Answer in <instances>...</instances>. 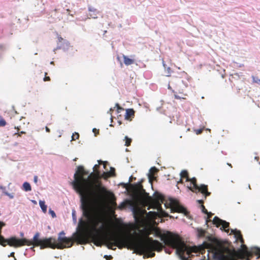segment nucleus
I'll list each match as a JSON object with an SVG mask.
<instances>
[{
    "mask_svg": "<svg viewBox=\"0 0 260 260\" xmlns=\"http://www.w3.org/2000/svg\"><path fill=\"white\" fill-rule=\"evenodd\" d=\"M82 202L83 214L88 222L81 221L79 231L74 234V240L78 244H86L91 241L96 246H101L105 243L108 249L115 250L113 246L119 249L127 248L134 250L137 254H145L147 257H154V251H161L164 247L158 241L149 237V233L143 240L136 232L133 234L114 233L103 237V234L110 230V222L106 221L105 217L94 207H91L87 200Z\"/></svg>",
    "mask_w": 260,
    "mask_h": 260,
    "instance_id": "f257e3e1",
    "label": "nucleus"
},
{
    "mask_svg": "<svg viewBox=\"0 0 260 260\" xmlns=\"http://www.w3.org/2000/svg\"><path fill=\"white\" fill-rule=\"evenodd\" d=\"M99 167V165H94L93 170L95 173H91L87 178H85L84 176L87 175L88 172L81 166L77 167L74 174V180L72 183L74 189L80 196L82 209V202L85 200L88 201L91 207H94L90 198L91 194L95 196L96 202L103 201L105 198L112 201H115L114 194L107 190L99 180L100 172L96 171Z\"/></svg>",
    "mask_w": 260,
    "mask_h": 260,
    "instance_id": "f03ea898",
    "label": "nucleus"
},
{
    "mask_svg": "<svg viewBox=\"0 0 260 260\" xmlns=\"http://www.w3.org/2000/svg\"><path fill=\"white\" fill-rule=\"evenodd\" d=\"M65 233L63 231L59 233L57 240L53 237L48 238H44L41 239L40 237V233H36L34 235L32 240H29L25 238L21 239V240H25V242H22L23 244L21 246L27 245H33L31 248L33 249L34 247L40 246L41 249L46 248H51L52 249H62L65 248H69L72 246L73 244V239L72 238H67L64 236Z\"/></svg>",
    "mask_w": 260,
    "mask_h": 260,
    "instance_id": "7ed1b4c3",
    "label": "nucleus"
},
{
    "mask_svg": "<svg viewBox=\"0 0 260 260\" xmlns=\"http://www.w3.org/2000/svg\"><path fill=\"white\" fill-rule=\"evenodd\" d=\"M129 191L132 193L134 199L138 201H142L149 204L148 210L150 208H153L157 209L161 213L164 212L161 208V203L163 202L164 199L161 194L155 192L154 198H152L143 189L141 182L135 184H129Z\"/></svg>",
    "mask_w": 260,
    "mask_h": 260,
    "instance_id": "20e7f679",
    "label": "nucleus"
},
{
    "mask_svg": "<svg viewBox=\"0 0 260 260\" xmlns=\"http://www.w3.org/2000/svg\"><path fill=\"white\" fill-rule=\"evenodd\" d=\"M160 237L161 240L163 241L165 245L176 249L177 252L181 256L185 252L188 255H189L192 252L196 253L198 251V248L197 247L187 246L182 241L179 235L173 234L171 232L161 234Z\"/></svg>",
    "mask_w": 260,
    "mask_h": 260,
    "instance_id": "39448f33",
    "label": "nucleus"
},
{
    "mask_svg": "<svg viewBox=\"0 0 260 260\" xmlns=\"http://www.w3.org/2000/svg\"><path fill=\"white\" fill-rule=\"evenodd\" d=\"M241 247L242 248L236 251L234 255L224 254V250L222 248H214L215 257L218 260H237L236 258L244 259L246 257L247 260H249V258L252 257V253L248 250L245 245L242 244Z\"/></svg>",
    "mask_w": 260,
    "mask_h": 260,
    "instance_id": "423d86ee",
    "label": "nucleus"
},
{
    "mask_svg": "<svg viewBox=\"0 0 260 260\" xmlns=\"http://www.w3.org/2000/svg\"><path fill=\"white\" fill-rule=\"evenodd\" d=\"M5 225V223L2 221H0V244L3 246L8 245L11 247H18L23 244L22 242H25V240H21V239L17 238L15 237H11V238L6 239L1 235L2 228Z\"/></svg>",
    "mask_w": 260,
    "mask_h": 260,
    "instance_id": "0eeeda50",
    "label": "nucleus"
},
{
    "mask_svg": "<svg viewBox=\"0 0 260 260\" xmlns=\"http://www.w3.org/2000/svg\"><path fill=\"white\" fill-rule=\"evenodd\" d=\"M189 181H190L191 185L188 188L192 192L195 193L201 192L202 194H204L205 198L210 195L211 193L208 191V186L205 184H202L200 186H198L196 178L193 177L189 179Z\"/></svg>",
    "mask_w": 260,
    "mask_h": 260,
    "instance_id": "6e6552de",
    "label": "nucleus"
},
{
    "mask_svg": "<svg viewBox=\"0 0 260 260\" xmlns=\"http://www.w3.org/2000/svg\"><path fill=\"white\" fill-rule=\"evenodd\" d=\"M212 222L217 228H219L220 226H221L220 228L221 230H224L227 233L229 232L230 230L228 228H229L230 223L228 222L220 219L217 216H215L214 217Z\"/></svg>",
    "mask_w": 260,
    "mask_h": 260,
    "instance_id": "1a4fd4ad",
    "label": "nucleus"
},
{
    "mask_svg": "<svg viewBox=\"0 0 260 260\" xmlns=\"http://www.w3.org/2000/svg\"><path fill=\"white\" fill-rule=\"evenodd\" d=\"M170 206L171 212L181 213L185 215L188 213L186 209L184 207L180 205L176 201H171Z\"/></svg>",
    "mask_w": 260,
    "mask_h": 260,
    "instance_id": "9d476101",
    "label": "nucleus"
},
{
    "mask_svg": "<svg viewBox=\"0 0 260 260\" xmlns=\"http://www.w3.org/2000/svg\"><path fill=\"white\" fill-rule=\"evenodd\" d=\"M207 239L209 242H204L203 243V245L206 248H211L213 246V244L219 245H220L219 241L215 237H212V236H209L207 237Z\"/></svg>",
    "mask_w": 260,
    "mask_h": 260,
    "instance_id": "9b49d317",
    "label": "nucleus"
},
{
    "mask_svg": "<svg viewBox=\"0 0 260 260\" xmlns=\"http://www.w3.org/2000/svg\"><path fill=\"white\" fill-rule=\"evenodd\" d=\"M135 111L133 109H126V113L124 115L125 119L129 121H132V118L135 116Z\"/></svg>",
    "mask_w": 260,
    "mask_h": 260,
    "instance_id": "f8f14e48",
    "label": "nucleus"
},
{
    "mask_svg": "<svg viewBox=\"0 0 260 260\" xmlns=\"http://www.w3.org/2000/svg\"><path fill=\"white\" fill-rule=\"evenodd\" d=\"M231 232L234 234L235 238L237 240H239L240 242L243 244L244 243V239L242 237V235L240 231L235 230H231Z\"/></svg>",
    "mask_w": 260,
    "mask_h": 260,
    "instance_id": "ddd939ff",
    "label": "nucleus"
},
{
    "mask_svg": "<svg viewBox=\"0 0 260 260\" xmlns=\"http://www.w3.org/2000/svg\"><path fill=\"white\" fill-rule=\"evenodd\" d=\"M159 213L164 216L168 217L169 215L168 214H165L164 215L163 214L165 213L164 212L162 213L159 212ZM147 216L151 218L155 219L158 215V212H153V211H150L147 213Z\"/></svg>",
    "mask_w": 260,
    "mask_h": 260,
    "instance_id": "4468645a",
    "label": "nucleus"
},
{
    "mask_svg": "<svg viewBox=\"0 0 260 260\" xmlns=\"http://www.w3.org/2000/svg\"><path fill=\"white\" fill-rule=\"evenodd\" d=\"M122 57H123V58L124 63L126 66L131 65V64H134L135 63V60L133 59L129 58L127 56H126L125 55H123Z\"/></svg>",
    "mask_w": 260,
    "mask_h": 260,
    "instance_id": "2eb2a0df",
    "label": "nucleus"
},
{
    "mask_svg": "<svg viewBox=\"0 0 260 260\" xmlns=\"http://www.w3.org/2000/svg\"><path fill=\"white\" fill-rule=\"evenodd\" d=\"M15 129H17V132L14 134V136H17V137H21L22 134H25V132L21 131L20 130L22 129V126L21 124L18 125H15Z\"/></svg>",
    "mask_w": 260,
    "mask_h": 260,
    "instance_id": "dca6fc26",
    "label": "nucleus"
},
{
    "mask_svg": "<svg viewBox=\"0 0 260 260\" xmlns=\"http://www.w3.org/2000/svg\"><path fill=\"white\" fill-rule=\"evenodd\" d=\"M57 39H58V45L59 48H61L62 47V44H61V43L66 44H68L69 43V42L67 40L63 39L59 35L57 36Z\"/></svg>",
    "mask_w": 260,
    "mask_h": 260,
    "instance_id": "f3484780",
    "label": "nucleus"
},
{
    "mask_svg": "<svg viewBox=\"0 0 260 260\" xmlns=\"http://www.w3.org/2000/svg\"><path fill=\"white\" fill-rule=\"evenodd\" d=\"M252 254L258 255V258L260 257V248L257 247H253L251 249L250 251H249Z\"/></svg>",
    "mask_w": 260,
    "mask_h": 260,
    "instance_id": "a211bd4d",
    "label": "nucleus"
},
{
    "mask_svg": "<svg viewBox=\"0 0 260 260\" xmlns=\"http://www.w3.org/2000/svg\"><path fill=\"white\" fill-rule=\"evenodd\" d=\"M180 176L181 179L185 178L186 179V181H189V178L188 177V173L187 171L183 170L181 171L180 173Z\"/></svg>",
    "mask_w": 260,
    "mask_h": 260,
    "instance_id": "6ab92c4d",
    "label": "nucleus"
},
{
    "mask_svg": "<svg viewBox=\"0 0 260 260\" xmlns=\"http://www.w3.org/2000/svg\"><path fill=\"white\" fill-rule=\"evenodd\" d=\"M180 94H181V96L179 95L178 94L175 93L174 94V97L176 99H186V96H187V94L186 93H183L182 92H179Z\"/></svg>",
    "mask_w": 260,
    "mask_h": 260,
    "instance_id": "aec40b11",
    "label": "nucleus"
},
{
    "mask_svg": "<svg viewBox=\"0 0 260 260\" xmlns=\"http://www.w3.org/2000/svg\"><path fill=\"white\" fill-rule=\"evenodd\" d=\"M39 205L43 212L44 213H46L47 212V206L45 205V202L43 201H40Z\"/></svg>",
    "mask_w": 260,
    "mask_h": 260,
    "instance_id": "412c9836",
    "label": "nucleus"
},
{
    "mask_svg": "<svg viewBox=\"0 0 260 260\" xmlns=\"http://www.w3.org/2000/svg\"><path fill=\"white\" fill-rule=\"evenodd\" d=\"M23 189L26 191H28L31 190V187L29 183L25 182L23 184Z\"/></svg>",
    "mask_w": 260,
    "mask_h": 260,
    "instance_id": "4be33fe9",
    "label": "nucleus"
},
{
    "mask_svg": "<svg viewBox=\"0 0 260 260\" xmlns=\"http://www.w3.org/2000/svg\"><path fill=\"white\" fill-rule=\"evenodd\" d=\"M157 171V169L155 167H152L150 169V174L149 176V178L152 176L155 172Z\"/></svg>",
    "mask_w": 260,
    "mask_h": 260,
    "instance_id": "5701e85b",
    "label": "nucleus"
},
{
    "mask_svg": "<svg viewBox=\"0 0 260 260\" xmlns=\"http://www.w3.org/2000/svg\"><path fill=\"white\" fill-rule=\"evenodd\" d=\"M198 236L199 237H203L205 236L206 232L204 230L199 229L198 230Z\"/></svg>",
    "mask_w": 260,
    "mask_h": 260,
    "instance_id": "b1692460",
    "label": "nucleus"
},
{
    "mask_svg": "<svg viewBox=\"0 0 260 260\" xmlns=\"http://www.w3.org/2000/svg\"><path fill=\"white\" fill-rule=\"evenodd\" d=\"M125 145L126 146H129L131 145L132 142V139L128 138V137H125Z\"/></svg>",
    "mask_w": 260,
    "mask_h": 260,
    "instance_id": "393cba45",
    "label": "nucleus"
},
{
    "mask_svg": "<svg viewBox=\"0 0 260 260\" xmlns=\"http://www.w3.org/2000/svg\"><path fill=\"white\" fill-rule=\"evenodd\" d=\"M116 107L117 108V111L118 113H120L121 111H123L124 109L120 107V106L119 105V104L116 103L115 104V107L114 108V109Z\"/></svg>",
    "mask_w": 260,
    "mask_h": 260,
    "instance_id": "a878e982",
    "label": "nucleus"
},
{
    "mask_svg": "<svg viewBox=\"0 0 260 260\" xmlns=\"http://www.w3.org/2000/svg\"><path fill=\"white\" fill-rule=\"evenodd\" d=\"M253 82L256 83H260V79L257 77L252 76Z\"/></svg>",
    "mask_w": 260,
    "mask_h": 260,
    "instance_id": "bb28decb",
    "label": "nucleus"
},
{
    "mask_svg": "<svg viewBox=\"0 0 260 260\" xmlns=\"http://www.w3.org/2000/svg\"><path fill=\"white\" fill-rule=\"evenodd\" d=\"M72 140H75L76 139H78L79 137V135L78 133H75L72 136Z\"/></svg>",
    "mask_w": 260,
    "mask_h": 260,
    "instance_id": "cd10ccee",
    "label": "nucleus"
},
{
    "mask_svg": "<svg viewBox=\"0 0 260 260\" xmlns=\"http://www.w3.org/2000/svg\"><path fill=\"white\" fill-rule=\"evenodd\" d=\"M166 71H167V75L166 76H168V77H169L171 76V74L172 73V70L171 69V68L170 67H168L167 69H166Z\"/></svg>",
    "mask_w": 260,
    "mask_h": 260,
    "instance_id": "c85d7f7f",
    "label": "nucleus"
},
{
    "mask_svg": "<svg viewBox=\"0 0 260 260\" xmlns=\"http://www.w3.org/2000/svg\"><path fill=\"white\" fill-rule=\"evenodd\" d=\"M6 125V122L4 119H1L0 120V127L4 126Z\"/></svg>",
    "mask_w": 260,
    "mask_h": 260,
    "instance_id": "c756f323",
    "label": "nucleus"
},
{
    "mask_svg": "<svg viewBox=\"0 0 260 260\" xmlns=\"http://www.w3.org/2000/svg\"><path fill=\"white\" fill-rule=\"evenodd\" d=\"M201 209H202V211L205 213V214H207L208 213V211L205 208V207L204 206V205H201Z\"/></svg>",
    "mask_w": 260,
    "mask_h": 260,
    "instance_id": "7c9ffc66",
    "label": "nucleus"
},
{
    "mask_svg": "<svg viewBox=\"0 0 260 260\" xmlns=\"http://www.w3.org/2000/svg\"><path fill=\"white\" fill-rule=\"evenodd\" d=\"M108 173L110 175V176L115 175V169L111 167L110 171Z\"/></svg>",
    "mask_w": 260,
    "mask_h": 260,
    "instance_id": "2f4dec72",
    "label": "nucleus"
},
{
    "mask_svg": "<svg viewBox=\"0 0 260 260\" xmlns=\"http://www.w3.org/2000/svg\"><path fill=\"white\" fill-rule=\"evenodd\" d=\"M47 73H45V77L44 78V81H50V77H48V76H46V75H47Z\"/></svg>",
    "mask_w": 260,
    "mask_h": 260,
    "instance_id": "473e14b6",
    "label": "nucleus"
},
{
    "mask_svg": "<svg viewBox=\"0 0 260 260\" xmlns=\"http://www.w3.org/2000/svg\"><path fill=\"white\" fill-rule=\"evenodd\" d=\"M49 213L51 215L52 217H56V214H55V213L52 210L50 209L49 210Z\"/></svg>",
    "mask_w": 260,
    "mask_h": 260,
    "instance_id": "72a5a7b5",
    "label": "nucleus"
},
{
    "mask_svg": "<svg viewBox=\"0 0 260 260\" xmlns=\"http://www.w3.org/2000/svg\"><path fill=\"white\" fill-rule=\"evenodd\" d=\"M104 257L107 260H111L113 258V257L111 255H106L104 256Z\"/></svg>",
    "mask_w": 260,
    "mask_h": 260,
    "instance_id": "f704fd0d",
    "label": "nucleus"
},
{
    "mask_svg": "<svg viewBox=\"0 0 260 260\" xmlns=\"http://www.w3.org/2000/svg\"><path fill=\"white\" fill-rule=\"evenodd\" d=\"M207 218L209 219L213 215V214L211 212H208V213H207Z\"/></svg>",
    "mask_w": 260,
    "mask_h": 260,
    "instance_id": "c9c22d12",
    "label": "nucleus"
},
{
    "mask_svg": "<svg viewBox=\"0 0 260 260\" xmlns=\"http://www.w3.org/2000/svg\"><path fill=\"white\" fill-rule=\"evenodd\" d=\"M15 253L14 252H12L10 253V254L9 255V257H13L14 258L15 260H16V258L14 256Z\"/></svg>",
    "mask_w": 260,
    "mask_h": 260,
    "instance_id": "e433bc0d",
    "label": "nucleus"
},
{
    "mask_svg": "<svg viewBox=\"0 0 260 260\" xmlns=\"http://www.w3.org/2000/svg\"><path fill=\"white\" fill-rule=\"evenodd\" d=\"M203 132V129H198L196 131V134L199 135V134H200L202 133Z\"/></svg>",
    "mask_w": 260,
    "mask_h": 260,
    "instance_id": "4c0bfd02",
    "label": "nucleus"
},
{
    "mask_svg": "<svg viewBox=\"0 0 260 260\" xmlns=\"http://www.w3.org/2000/svg\"><path fill=\"white\" fill-rule=\"evenodd\" d=\"M114 108H110V110H109V111L108 112V113L109 114H110L111 115H112V112H113V111H114Z\"/></svg>",
    "mask_w": 260,
    "mask_h": 260,
    "instance_id": "58836bf2",
    "label": "nucleus"
},
{
    "mask_svg": "<svg viewBox=\"0 0 260 260\" xmlns=\"http://www.w3.org/2000/svg\"><path fill=\"white\" fill-rule=\"evenodd\" d=\"M99 164H100H100H102V163H103V164H104V168H105V167H106V162H103V161H102V160H99Z\"/></svg>",
    "mask_w": 260,
    "mask_h": 260,
    "instance_id": "ea45409f",
    "label": "nucleus"
},
{
    "mask_svg": "<svg viewBox=\"0 0 260 260\" xmlns=\"http://www.w3.org/2000/svg\"><path fill=\"white\" fill-rule=\"evenodd\" d=\"M197 202L200 204L201 205H203V203H204V201L202 200H198Z\"/></svg>",
    "mask_w": 260,
    "mask_h": 260,
    "instance_id": "a19ab883",
    "label": "nucleus"
},
{
    "mask_svg": "<svg viewBox=\"0 0 260 260\" xmlns=\"http://www.w3.org/2000/svg\"><path fill=\"white\" fill-rule=\"evenodd\" d=\"M25 120V118H23V117H22L20 119V121H22V122L23 123V124H25V122L23 121V120Z\"/></svg>",
    "mask_w": 260,
    "mask_h": 260,
    "instance_id": "79ce46f5",
    "label": "nucleus"
},
{
    "mask_svg": "<svg viewBox=\"0 0 260 260\" xmlns=\"http://www.w3.org/2000/svg\"><path fill=\"white\" fill-rule=\"evenodd\" d=\"M45 129L47 132L50 133V130L47 126H46Z\"/></svg>",
    "mask_w": 260,
    "mask_h": 260,
    "instance_id": "37998d69",
    "label": "nucleus"
},
{
    "mask_svg": "<svg viewBox=\"0 0 260 260\" xmlns=\"http://www.w3.org/2000/svg\"><path fill=\"white\" fill-rule=\"evenodd\" d=\"M37 180H38V177L37 176H35V177H34V181L36 183L37 182Z\"/></svg>",
    "mask_w": 260,
    "mask_h": 260,
    "instance_id": "c03bdc74",
    "label": "nucleus"
},
{
    "mask_svg": "<svg viewBox=\"0 0 260 260\" xmlns=\"http://www.w3.org/2000/svg\"><path fill=\"white\" fill-rule=\"evenodd\" d=\"M72 216L73 217V218H75V211H73V212H72Z\"/></svg>",
    "mask_w": 260,
    "mask_h": 260,
    "instance_id": "a18cd8bd",
    "label": "nucleus"
},
{
    "mask_svg": "<svg viewBox=\"0 0 260 260\" xmlns=\"http://www.w3.org/2000/svg\"><path fill=\"white\" fill-rule=\"evenodd\" d=\"M8 196L11 199L13 198V196L12 195H10V194L8 193Z\"/></svg>",
    "mask_w": 260,
    "mask_h": 260,
    "instance_id": "49530a36",
    "label": "nucleus"
},
{
    "mask_svg": "<svg viewBox=\"0 0 260 260\" xmlns=\"http://www.w3.org/2000/svg\"><path fill=\"white\" fill-rule=\"evenodd\" d=\"M95 131H96V128H93V132H95Z\"/></svg>",
    "mask_w": 260,
    "mask_h": 260,
    "instance_id": "de8ad7c7",
    "label": "nucleus"
},
{
    "mask_svg": "<svg viewBox=\"0 0 260 260\" xmlns=\"http://www.w3.org/2000/svg\"><path fill=\"white\" fill-rule=\"evenodd\" d=\"M77 159V158H74V161H76Z\"/></svg>",
    "mask_w": 260,
    "mask_h": 260,
    "instance_id": "09e8293b",
    "label": "nucleus"
},
{
    "mask_svg": "<svg viewBox=\"0 0 260 260\" xmlns=\"http://www.w3.org/2000/svg\"><path fill=\"white\" fill-rule=\"evenodd\" d=\"M131 178H132V176H131V177H130L129 182L131 181Z\"/></svg>",
    "mask_w": 260,
    "mask_h": 260,
    "instance_id": "8fccbe9b",
    "label": "nucleus"
},
{
    "mask_svg": "<svg viewBox=\"0 0 260 260\" xmlns=\"http://www.w3.org/2000/svg\"><path fill=\"white\" fill-rule=\"evenodd\" d=\"M165 250H166V251L167 252H168V253H169V254H170V253H171V252H167L168 251H167V249H166Z\"/></svg>",
    "mask_w": 260,
    "mask_h": 260,
    "instance_id": "3c124183",
    "label": "nucleus"
},
{
    "mask_svg": "<svg viewBox=\"0 0 260 260\" xmlns=\"http://www.w3.org/2000/svg\"><path fill=\"white\" fill-rule=\"evenodd\" d=\"M229 166H230L231 167H232V165L231 164H228Z\"/></svg>",
    "mask_w": 260,
    "mask_h": 260,
    "instance_id": "603ef678",
    "label": "nucleus"
},
{
    "mask_svg": "<svg viewBox=\"0 0 260 260\" xmlns=\"http://www.w3.org/2000/svg\"><path fill=\"white\" fill-rule=\"evenodd\" d=\"M169 89H171V87L170 85H169V87H168Z\"/></svg>",
    "mask_w": 260,
    "mask_h": 260,
    "instance_id": "864d4df0",
    "label": "nucleus"
},
{
    "mask_svg": "<svg viewBox=\"0 0 260 260\" xmlns=\"http://www.w3.org/2000/svg\"><path fill=\"white\" fill-rule=\"evenodd\" d=\"M67 11L68 12H69V11H70L69 9H67Z\"/></svg>",
    "mask_w": 260,
    "mask_h": 260,
    "instance_id": "5fc2aeb1",
    "label": "nucleus"
}]
</instances>
